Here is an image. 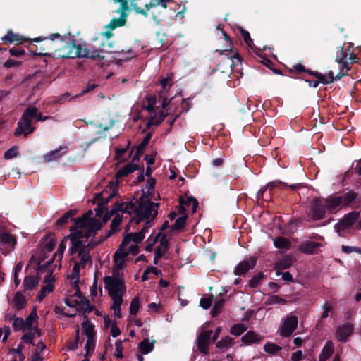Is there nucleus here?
I'll list each match as a JSON object with an SVG mask.
<instances>
[{"mask_svg":"<svg viewBox=\"0 0 361 361\" xmlns=\"http://www.w3.org/2000/svg\"><path fill=\"white\" fill-rule=\"evenodd\" d=\"M92 211L90 210L82 217L75 219V226L70 229L71 233L67 237L71 240V255L78 252L79 263L82 267L92 265L90 251L104 240V238H100L99 240H88L94 236L102 226L99 219L92 218Z\"/></svg>","mask_w":361,"mask_h":361,"instance_id":"1","label":"nucleus"},{"mask_svg":"<svg viewBox=\"0 0 361 361\" xmlns=\"http://www.w3.org/2000/svg\"><path fill=\"white\" fill-rule=\"evenodd\" d=\"M140 156L137 153L132 159V162L126 164L118 170L116 173V180H111L109 183L106 188L101 192L95 194V200L99 202L102 205L106 204L111 199L116 197L118 192V178L128 176L138 169V162Z\"/></svg>","mask_w":361,"mask_h":361,"instance_id":"2","label":"nucleus"},{"mask_svg":"<svg viewBox=\"0 0 361 361\" xmlns=\"http://www.w3.org/2000/svg\"><path fill=\"white\" fill-rule=\"evenodd\" d=\"M137 205L135 207V216L133 221L138 224L142 220H147L145 226H151L150 222L154 220L158 213L159 203L152 202L148 196L142 195L137 201Z\"/></svg>","mask_w":361,"mask_h":361,"instance_id":"3","label":"nucleus"},{"mask_svg":"<svg viewBox=\"0 0 361 361\" xmlns=\"http://www.w3.org/2000/svg\"><path fill=\"white\" fill-rule=\"evenodd\" d=\"M79 58H87L91 59H104V54H111L114 51L107 49L104 42L94 40V44H79Z\"/></svg>","mask_w":361,"mask_h":361,"instance_id":"4","label":"nucleus"},{"mask_svg":"<svg viewBox=\"0 0 361 361\" xmlns=\"http://www.w3.org/2000/svg\"><path fill=\"white\" fill-rule=\"evenodd\" d=\"M104 288L108 290L109 295L112 301L118 300H123L122 296L126 291L124 279L116 271H113L112 276H107L104 278Z\"/></svg>","mask_w":361,"mask_h":361,"instance_id":"5","label":"nucleus"},{"mask_svg":"<svg viewBox=\"0 0 361 361\" xmlns=\"http://www.w3.org/2000/svg\"><path fill=\"white\" fill-rule=\"evenodd\" d=\"M37 109L36 107H27L18 123L14 135L19 136L23 135L25 137H27L29 134L32 133L35 130V128L32 126V120L37 118Z\"/></svg>","mask_w":361,"mask_h":361,"instance_id":"6","label":"nucleus"},{"mask_svg":"<svg viewBox=\"0 0 361 361\" xmlns=\"http://www.w3.org/2000/svg\"><path fill=\"white\" fill-rule=\"evenodd\" d=\"M151 227V226H144L142 229L137 233H130L124 237L123 240L121 245L125 247H132L130 251L132 254L136 255L138 251V244L145 238V233Z\"/></svg>","mask_w":361,"mask_h":361,"instance_id":"7","label":"nucleus"},{"mask_svg":"<svg viewBox=\"0 0 361 361\" xmlns=\"http://www.w3.org/2000/svg\"><path fill=\"white\" fill-rule=\"evenodd\" d=\"M79 44H75L71 42L61 41L59 48L56 50L58 57L74 59L79 58Z\"/></svg>","mask_w":361,"mask_h":361,"instance_id":"8","label":"nucleus"},{"mask_svg":"<svg viewBox=\"0 0 361 361\" xmlns=\"http://www.w3.org/2000/svg\"><path fill=\"white\" fill-rule=\"evenodd\" d=\"M350 46H348L346 49H343V47L341 48L339 51L336 53V61L341 64V71L336 75V80L341 79L343 75H347L348 71L350 70L351 66H349L348 61L347 58L349 56L350 53H351Z\"/></svg>","mask_w":361,"mask_h":361,"instance_id":"9","label":"nucleus"},{"mask_svg":"<svg viewBox=\"0 0 361 361\" xmlns=\"http://www.w3.org/2000/svg\"><path fill=\"white\" fill-rule=\"evenodd\" d=\"M116 3H120V8L116 11L120 15L119 18H114L110 22L108 27L111 30L126 24L128 11H129V4L128 0H114Z\"/></svg>","mask_w":361,"mask_h":361,"instance_id":"10","label":"nucleus"},{"mask_svg":"<svg viewBox=\"0 0 361 361\" xmlns=\"http://www.w3.org/2000/svg\"><path fill=\"white\" fill-rule=\"evenodd\" d=\"M298 326V317L295 315H288L283 319L279 329V334L283 337L290 336Z\"/></svg>","mask_w":361,"mask_h":361,"instance_id":"11","label":"nucleus"},{"mask_svg":"<svg viewBox=\"0 0 361 361\" xmlns=\"http://www.w3.org/2000/svg\"><path fill=\"white\" fill-rule=\"evenodd\" d=\"M326 212L327 209L323 199L317 198L312 203L308 215L313 221H317L323 219Z\"/></svg>","mask_w":361,"mask_h":361,"instance_id":"12","label":"nucleus"},{"mask_svg":"<svg viewBox=\"0 0 361 361\" xmlns=\"http://www.w3.org/2000/svg\"><path fill=\"white\" fill-rule=\"evenodd\" d=\"M359 217L360 213L355 211L344 215L343 219L334 226L336 232L339 233L341 231L350 228L358 220Z\"/></svg>","mask_w":361,"mask_h":361,"instance_id":"13","label":"nucleus"},{"mask_svg":"<svg viewBox=\"0 0 361 361\" xmlns=\"http://www.w3.org/2000/svg\"><path fill=\"white\" fill-rule=\"evenodd\" d=\"M212 333V330H202L197 334L196 339L197 348L204 355L209 353V345Z\"/></svg>","mask_w":361,"mask_h":361,"instance_id":"14","label":"nucleus"},{"mask_svg":"<svg viewBox=\"0 0 361 361\" xmlns=\"http://www.w3.org/2000/svg\"><path fill=\"white\" fill-rule=\"evenodd\" d=\"M16 244V239L13 235L7 232H0L1 249L5 250L4 254L9 253L14 250Z\"/></svg>","mask_w":361,"mask_h":361,"instance_id":"15","label":"nucleus"},{"mask_svg":"<svg viewBox=\"0 0 361 361\" xmlns=\"http://www.w3.org/2000/svg\"><path fill=\"white\" fill-rule=\"evenodd\" d=\"M132 247H123L122 245H120L118 250L114 254V262L116 264V274H118V270L121 269L124 267L125 258L128 256L129 253H132L130 250Z\"/></svg>","mask_w":361,"mask_h":361,"instance_id":"16","label":"nucleus"},{"mask_svg":"<svg viewBox=\"0 0 361 361\" xmlns=\"http://www.w3.org/2000/svg\"><path fill=\"white\" fill-rule=\"evenodd\" d=\"M323 200L329 213H336L343 207L342 196H330Z\"/></svg>","mask_w":361,"mask_h":361,"instance_id":"17","label":"nucleus"},{"mask_svg":"<svg viewBox=\"0 0 361 361\" xmlns=\"http://www.w3.org/2000/svg\"><path fill=\"white\" fill-rule=\"evenodd\" d=\"M353 325L350 323H345L339 326L335 333L336 338L340 342H346L353 332Z\"/></svg>","mask_w":361,"mask_h":361,"instance_id":"18","label":"nucleus"},{"mask_svg":"<svg viewBox=\"0 0 361 361\" xmlns=\"http://www.w3.org/2000/svg\"><path fill=\"white\" fill-rule=\"evenodd\" d=\"M68 152V147L66 145H62L59 148L44 154L43 158L47 162L55 161L66 154Z\"/></svg>","mask_w":361,"mask_h":361,"instance_id":"19","label":"nucleus"},{"mask_svg":"<svg viewBox=\"0 0 361 361\" xmlns=\"http://www.w3.org/2000/svg\"><path fill=\"white\" fill-rule=\"evenodd\" d=\"M256 264V259L255 257H250L240 262L235 268L234 274L235 275H243L250 269L255 267Z\"/></svg>","mask_w":361,"mask_h":361,"instance_id":"20","label":"nucleus"},{"mask_svg":"<svg viewBox=\"0 0 361 361\" xmlns=\"http://www.w3.org/2000/svg\"><path fill=\"white\" fill-rule=\"evenodd\" d=\"M287 186V184L281 180H276L268 183L264 188L260 189L257 192L258 197H262L264 200H269V196L266 195L267 190H271L274 188H283Z\"/></svg>","mask_w":361,"mask_h":361,"instance_id":"21","label":"nucleus"},{"mask_svg":"<svg viewBox=\"0 0 361 361\" xmlns=\"http://www.w3.org/2000/svg\"><path fill=\"white\" fill-rule=\"evenodd\" d=\"M198 202L195 198L188 197L186 200L183 198L180 200L179 210L181 213H184L186 209H191L192 213L197 211Z\"/></svg>","mask_w":361,"mask_h":361,"instance_id":"22","label":"nucleus"},{"mask_svg":"<svg viewBox=\"0 0 361 361\" xmlns=\"http://www.w3.org/2000/svg\"><path fill=\"white\" fill-rule=\"evenodd\" d=\"M133 204L129 205L128 204H124V203H122V204L116 203L114 206V208L111 209L109 212H106V214H105V216L103 218V221L106 222L111 218V216L113 215V214L116 212L120 211V212H126L130 213V209H133Z\"/></svg>","mask_w":361,"mask_h":361,"instance_id":"23","label":"nucleus"},{"mask_svg":"<svg viewBox=\"0 0 361 361\" xmlns=\"http://www.w3.org/2000/svg\"><path fill=\"white\" fill-rule=\"evenodd\" d=\"M263 339V336L252 331H247L241 338V341L245 345H250L254 343H259Z\"/></svg>","mask_w":361,"mask_h":361,"instance_id":"24","label":"nucleus"},{"mask_svg":"<svg viewBox=\"0 0 361 361\" xmlns=\"http://www.w3.org/2000/svg\"><path fill=\"white\" fill-rule=\"evenodd\" d=\"M160 245L155 248L154 254L162 257L168 251L169 243L166 235L161 234L159 239Z\"/></svg>","mask_w":361,"mask_h":361,"instance_id":"25","label":"nucleus"},{"mask_svg":"<svg viewBox=\"0 0 361 361\" xmlns=\"http://www.w3.org/2000/svg\"><path fill=\"white\" fill-rule=\"evenodd\" d=\"M13 307L16 310H20L25 307L27 301L20 292H16L12 301Z\"/></svg>","mask_w":361,"mask_h":361,"instance_id":"26","label":"nucleus"},{"mask_svg":"<svg viewBox=\"0 0 361 361\" xmlns=\"http://www.w3.org/2000/svg\"><path fill=\"white\" fill-rule=\"evenodd\" d=\"M334 350V343L330 341H327L319 356V361H326L332 355Z\"/></svg>","mask_w":361,"mask_h":361,"instance_id":"27","label":"nucleus"},{"mask_svg":"<svg viewBox=\"0 0 361 361\" xmlns=\"http://www.w3.org/2000/svg\"><path fill=\"white\" fill-rule=\"evenodd\" d=\"M321 246V244L319 243L309 241L302 243L300 249V250L305 254H313L314 251Z\"/></svg>","mask_w":361,"mask_h":361,"instance_id":"28","label":"nucleus"},{"mask_svg":"<svg viewBox=\"0 0 361 361\" xmlns=\"http://www.w3.org/2000/svg\"><path fill=\"white\" fill-rule=\"evenodd\" d=\"M155 341H149V339L145 338L139 343L138 348L143 354H147L154 349Z\"/></svg>","mask_w":361,"mask_h":361,"instance_id":"29","label":"nucleus"},{"mask_svg":"<svg viewBox=\"0 0 361 361\" xmlns=\"http://www.w3.org/2000/svg\"><path fill=\"white\" fill-rule=\"evenodd\" d=\"M39 284V279L35 276H28L24 279L23 286L25 290H31Z\"/></svg>","mask_w":361,"mask_h":361,"instance_id":"30","label":"nucleus"},{"mask_svg":"<svg viewBox=\"0 0 361 361\" xmlns=\"http://www.w3.org/2000/svg\"><path fill=\"white\" fill-rule=\"evenodd\" d=\"M310 74H313L317 79L319 83H323V84H329L334 82V80L336 79V77H334V72L333 71H330L328 74V78L325 76L324 75L320 73H313L312 71H310Z\"/></svg>","mask_w":361,"mask_h":361,"instance_id":"31","label":"nucleus"},{"mask_svg":"<svg viewBox=\"0 0 361 361\" xmlns=\"http://www.w3.org/2000/svg\"><path fill=\"white\" fill-rule=\"evenodd\" d=\"M274 245L276 248L281 250H288L291 246L290 242L284 237H278L273 239Z\"/></svg>","mask_w":361,"mask_h":361,"instance_id":"32","label":"nucleus"},{"mask_svg":"<svg viewBox=\"0 0 361 361\" xmlns=\"http://www.w3.org/2000/svg\"><path fill=\"white\" fill-rule=\"evenodd\" d=\"M166 114L164 111L161 110L158 113H154L150 116V118L147 122L148 126H157L161 123L165 118Z\"/></svg>","mask_w":361,"mask_h":361,"instance_id":"33","label":"nucleus"},{"mask_svg":"<svg viewBox=\"0 0 361 361\" xmlns=\"http://www.w3.org/2000/svg\"><path fill=\"white\" fill-rule=\"evenodd\" d=\"M38 319V315L36 311V308L34 307L30 314L27 316V317L24 320L25 326L26 330H30L32 328L33 324L37 322Z\"/></svg>","mask_w":361,"mask_h":361,"instance_id":"34","label":"nucleus"},{"mask_svg":"<svg viewBox=\"0 0 361 361\" xmlns=\"http://www.w3.org/2000/svg\"><path fill=\"white\" fill-rule=\"evenodd\" d=\"M82 295L81 293L79 291L78 288H77L75 293L72 295L71 298H67L65 300V303L66 305L69 307H75L77 310H79V306L80 305V302H79V295Z\"/></svg>","mask_w":361,"mask_h":361,"instance_id":"35","label":"nucleus"},{"mask_svg":"<svg viewBox=\"0 0 361 361\" xmlns=\"http://www.w3.org/2000/svg\"><path fill=\"white\" fill-rule=\"evenodd\" d=\"M1 39L5 42H8L9 43L16 44H20L23 41L22 37L19 35L13 33L11 30H8Z\"/></svg>","mask_w":361,"mask_h":361,"instance_id":"36","label":"nucleus"},{"mask_svg":"<svg viewBox=\"0 0 361 361\" xmlns=\"http://www.w3.org/2000/svg\"><path fill=\"white\" fill-rule=\"evenodd\" d=\"M293 263V259L291 257L286 256L283 257V259L279 260L276 263V268L277 269H286L289 268Z\"/></svg>","mask_w":361,"mask_h":361,"instance_id":"37","label":"nucleus"},{"mask_svg":"<svg viewBox=\"0 0 361 361\" xmlns=\"http://www.w3.org/2000/svg\"><path fill=\"white\" fill-rule=\"evenodd\" d=\"M76 211L74 209H71L63 214L56 222V225L58 226H63L68 223L70 219H72L74 215L75 214Z\"/></svg>","mask_w":361,"mask_h":361,"instance_id":"38","label":"nucleus"},{"mask_svg":"<svg viewBox=\"0 0 361 361\" xmlns=\"http://www.w3.org/2000/svg\"><path fill=\"white\" fill-rule=\"evenodd\" d=\"M79 302H80V305L78 311H83L86 313H90L92 311L93 306L91 305L90 301L82 295H79Z\"/></svg>","mask_w":361,"mask_h":361,"instance_id":"39","label":"nucleus"},{"mask_svg":"<svg viewBox=\"0 0 361 361\" xmlns=\"http://www.w3.org/2000/svg\"><path fill=\"white\" fill-rule=\"evenodd\" d=\"M233 338L228 336H224L216 342V347L222 350L229 348L232 345Z\"/></svg>","mask_w":361,"mask_h":361,"instance_id":"40","label":"nucleus"},{"mask_svg":"<svg viewBox=\"0 0 361 361\" xmlns=\"http://www.w3.org/2000/svg\"><path fill=\"white\" fill-rule=\"evenodd\" d=\"M156 101L157 99L154 96L147 97L146 102H145L143 104V108L146 109L149 114L153 113L154 111Z\"/></svg>","mask_w":361,"mask_h":361,"instance_id":"41","label":"nucleus"},{"mask_svg":"<svg viewBox=\"0 0 361 361\" xmlns=\"http://www.w3.org/2000/svg\"><path fill=\"white\" fill-rule=\"evenodd\" d=\"M171 1V0H151L149 4L145 5V8L147 11L158 6H161L162 8H166L167 3Z\"/></svg>","mask_w":361,"mask_h":361,"instance_id":"42","label":"nucleus"},{"mask_svg":"<svg viewBox=\"0 0 361 361\" xmlns=\"http://www.w3.org/2000/svg\"><path fill=\"white\" fill-rule=\"evenodd\" d=\"M53 284L42 286L39 295L37 296V300L39 302L42 301L48 293H51L53 290Z\"/></svg>","mask_w":361,"mask_h":361,"instance_id":"43","label":"nucleus"},{"mask_svg":"<svg viewBox=\"0 0 361 361\" xmlns=\"http://www.w3.org/2000/svg\"><path fill=\"white\" fill-rule=\"evenodd\" d=\"M140 309V300L138 297H135L130 304V314L136 315Z\"/></svg>","mask_w":361,"mask_h":361,"instance_id":"44","label":"nucleus"},{"mask_svg":"<svg viewBox=\"0 0 361 361\" xmlns=\"http://www.w3.org/2000/svg\"><path fill=\"white\" fill-rule=\"evenodd\" d=\"M23 263L22 262H18L14 267L13 269V282L16 286L20 283V279L18 277V274L22 271Z\"/></svg>","mask_w":361,"mask_h":361,"instance_id":"45","label":"nucleus"},{"mask_svg":"<svg viewBox=\"0 0 361 361\" xmlns=\"http://www.w3.org/2000/svg\"><path fill=\"white\" fill-rule=\"evenodd\" d=\"M247 330V327L242 323L233 325L231 329V334L234 336H240Z\"/></svg>","mask_w":361,"mask_h":361,"instance_id":"46","label":"nucleus"},{"mask_svg":"<svg viewBox=\"0 0 361 361\" xmlns=\"http://www.w3.org/2000/svg\"><path fill=\"white\" fill-rule=\"evenodd\" d=\"M12 327L14 331L26 330L24 319L20 317L13 318Z\"/></svg>","mask_w":361,"mask_h":361,"instance_id":"47","label":"nucleus"},{"mask_svg":"<svg viewBox=\"0 0 361 361\" xmlns=\"http://www.w3.org/2000/svg\"><path fill=\"white\" fill-rule=\"evenodd\" d=\"M281 350V348L280 346L272 343H267L264 345V350L267 353L276 354Z\"/></svg>","mask_w":361,"mask_h":361,"instance_id":"48","label":"nucleus"},{"mask_svg":"<svg viewBox=\"0 0 361 361\" xmlns=\"http://www.w3.org/2000/svg\"><path fill=\"white\" fill-rule=\"evenodd\" d=\"M265 303L267 305L286 304V300L278 295H273L267 298Z\"/></svg>","mask_w":361,"mask_h":361,"instance_id":"49","label":"nucleus"},{"mask_svg":"<svg viewBox=\"0 0 361 361\" xmlns=\"http://www.w3.org/2000/svg\"><path fill=\"white\" fill-rule=\"evenodd\" d=\"M111 308L114 310V314L117 318L121 317V305L123 302V300H118V299L112 301Z\"/></svg>","mask_w":361,"mask_h":361,"instance_id":"50","label":"nucleus"},{"mask_svg":"<svg viewBox=\"0 0 361 361\" xmlns=\"http://www.w3.org/2000/svg\"><path fill=\"white\" fill-rule=\"evenodd\" d=\"M121 222V216L120 214L117 213L111 224V230L113 233L116 232L118 230L119 226Z\"/></svg>","mask_w":361,"mask_h":361,"instance_id":"51","label":"nucleus"},{"mask_svg":"<svg viewBox=\"0 0 361 361\" xmlns=\"http://www.w3.org/2000/svg\"><path fill=\"white\" fill-rule=\"evenodd\" d=\"M186 217L187 216L184 215L183 216L178 218L176 220L175 224L173 226H171V230L173 231L183 228L185 226Z\"/></svg>","mask_w":361,"mask_h":361,"instance_id":"52","label":"nucleus"},{"mask_svg":"<svg viewBox=\"0 0 361 361\" xmlns=\"http://www.w3.org/2000/svg\"><path fill=\"white\" fill-rule=\"evenodd\" d=\"M82 327L84 329V333L87 338H94V327L92 325L87 322L82 323Z\"/></svg>","mask_w":361,"mask_h":361,"instance_id":"53","label":"nucleus"},{"mask_svg":"<svg viewBox=\"0 0 361 361\" xmlns=\"http://www.w3.org/2000/svg\"><path fill=\"white\" fill-rule=\"evenodd\" d=\"M66 238L63 240L61 244L59 245L56 252L54 254V258H58L59 261H61L63 258V252L66 250L65 245Z\"/></svg>","mask_w":361,"mask_h":361,"instance_id":"54","label":"nucleus"},{"mask_svg":"<svg viewBox=\"0 0 361 361\" xmlns=\"http://www.w3.org/2000/svg\"><path fill=\"white\" fill-rule=\"evenodd\" d=\"M18 154V147H13L4 152V157L6 159H11L16 157Z\"/></svg>","mask_w":361,"mask_h":361,"instance_id":"55","label":"nucleus"},{"mask_svg":"<svg viewBox=\"0 0 361 361\" xmlns=\"http://www.w3.org/2000/svg\"><path fill=\"white\" fill-rule=\"evenodd\" d=\"M94 345H95V343H94V338H87L85 346L87 356L93 352Z\"/></svg>","mask_w":361,"mask_h":361,"instance_id":"56","label":"nucleus"},{"mask_svg":"<svg viewBox=\"0 0 361 361\" xmlns=\"http://www.w3.org/2000/svg\"><path fill=\"white\" fill-rule=\"evenodd\" d=\"M161 236V233H159L158 234H157V235L152 238H149L147 241H148V245L146 246V250L147 251H149V252H151L153 250V246H154V244L156 243L159 238Z\"/></svg>","mask_w":361,"mask_h":361,"instance_id":"57","label":"nucleus"},{"mask_svg":"<svg viewBox=\"0 0 361 361\" xmlns=\"http://www.w3.org/2000/svg\"><path fill=\"white\" fill-rule=\"evenodd\" d=\"M341 250L343 252L346 254H349L351 252H357L361 254V247L348 246V245H342Z\"/></svg>","mask_w":361,"mask_h":361,"instance_id":"58","label":"nucleus"},{"mask_svg":"<svg viewBox=\"0 0 361 361\" xmlns=\"http://www.w3.org/2000/svg\"><path fill=\"white\" fill-rule=\"evenodd\" d=\"M115 353L114 355L116 358L123 357V345L121 341H117L115 343Z\"/></svg>","mask_w":361,"mask_h":361,"instance_id":"59","label":"nucleus"},{"mask_svg":"<svg viewBox=\"0 0 361 361\" xmlns=\"http://www.w3.org/2000/svg\"><path fill=\"white\" fill-rule=\"evenodd\" d=\"M342 197L343 206H346L356 198V195L353 192H348Z\"/></svg>","mask_w":361,"mask_h":361,"instance_id":"60","label":"nucleus"},{"mask_svg":"<svg viewBox=\"0 0 361 361\" xmlns=\"http://www.w3.org/2000/svg\"><path fill=\"white\" fill-rule=\"evenodd\" d=\"M240 32L243 37L245 42L247 44L248 47H252V40L250 36V34L247 31L240 28Z\"/></svg>","mask_w":361,"mask_h":361,"instance_id":"61","label":"nucleus"},{"mask_svg":"<svg viewBox=\"0 0 361 361\" xmlns=\"http://www.w3.org/2000/svg\"><path fill=\"white\" fill-rule=\"evenodd\" d=\"M263 275L262 274H258L255 276H254L251 280L250 281V286L252 288H255L258 286L259 283L261 279H262Z\"/></svg>","mask_w":361,"mask_h":361,"instance_id":"62","label":"nucleus"},{"mask_svg":"<svg viewBox=\"0 0 361 361\" xmlns=\"http://www.w3.org/2000/svg\"><path fill=\"white\" fill-rule=\"evenodd\" d=\"M34 338H35V333L27 332L22 336L21 340L24 343H31V344L34 345V343H33Z\"/></svg>","mask_w":361,"mask_h":361,"instance_id":"63","label":"nucleus"},{"mask_svg":"<svg viewBox=\"0 0 361 361\" xmlns=\"http://www.w3.org/2000/svg\"><path fill=\"white\" fill-rule=\"evenodd\" d=\"M224 300H219L216 302H215V304L212 310V314L213 316H215L216 314H218L220 312V310L224 305Z\"/></svg>","mask_w":361,"mask_h":361,"instance_id":"64","label":"nucleus"}]
</instances>
